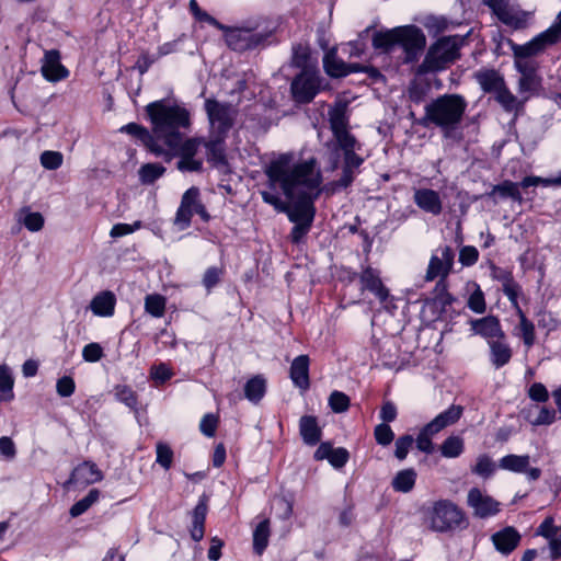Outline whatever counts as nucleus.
<instances>
[{
  "instance_id": "nucleus-1",
  "label": "nucleus",
  "mask_w": 561,
  "mask_h": 561,
  "mask_svg": "<svg viewBox=\"0 0 561 561\" xmlns=\"http://www.w3.org/2000/svg\"><path fill=\"white\" fill-rule=\"evenodd\" d=\"M293 153H282L265 167L268 190L261 191L262 199L293 224L312 225L314 202L325 193L322 173L314 157L293 163Z\"/></svg>"
},
{
  "instance_id": "nucleus-2",
  "label": "nucleus",
  "mask_w": 561,
  "mask_h": 561,
  "mask_svg": "<svg viewBox=\"0 0 561 561\" xmlns=\"http://www.w3.org/2000/svg\"><path fill=\"white\" fill-rule=\"evenodd\" d=\"M330 128L334 136V142L325 145L328 149L329 171H335L340 165L341 152L343 161L341 175L337 180L324 184V191L328 196L346 191L359 173V168L364 163V158L357 154L360 144L348 131V121L342 111L330 113Z\"/></svg>"
},
{
  "instance_id": "nucleus-3",
  "label": "nucleus",
  "mask_w": 561,
  "mask_h": 561,
  "mask_svg": "<svg viewBox=\"0 0 561 561\" xmlns=\"http://www.w3.org/2000/svg\"><path fill=\"white\" fill-rule=\"evenodd\" d=\"M145 111L157 142L167 148L179 147L184 137L183 130L191 127L190 111L178 102L164 99L147 104Z\"/></svg>"
},
{
  "instance_id": "nucleus-4",
  "label": "nucleus",
  "mask_w": 561,
  "mask_h": 561,
  "mask_svg": "<svg viewBox=\"0 0 561 561\" xmlns=\"http://www.w3.org/2000/svg\"><path fill=\"white\" fill-rule=\"evenodd\" d=\"M466 108L467 102L461 95L444 94L425 105V114L416 124L423 127L434 125L449 134L460 125Z\"/></svg>"
},
{
  "instance_id": "nucleus-5",
  "label": "nucleus",
  "mask_w": 561,
  "mask_h": 561,
  "mask_svg": "<svg viewBox=\"0 0 561 561\" xmlns=\"http://www.w3.org/2000/svg\"><path fill=\"white\" fill-rule=\"evenodd\" d=\"M426 39L423 32L415 25L394 27L386 32H376L373 45L377 49L389 50L399 45L405 53V61H412L425 47Z\"/></svg>"
},
{
  "instance_id": "nucleus-6",
  "label": "nucleus",
  "mask_w": 561,
  "mask_h": 561,
  "mask_svg": "<svg viewBox=\"0 0 561 561\" xmlns=\"http://www.w3.org/2000/svg\"><path fill=\"white\" fill-rule=\"evenodd\" d=\"M468 35L446 36L439 38L428 49L422 67L425 71H439L445 69L449 64L459 58V49L463 45Z\"/></svg>"
},
{
  "instance_id": "nucleus-7",
  "label": "nucleus",
  "mask_w": 561,
  "mask_h": 561,
  "mask_svg": "<svg viewBox=\"0 0 561 561\" xmlns=\"http://www.w3.org/2000/svg\"><path fill=\"white\" fill-rule=\"evenodd\" d=\"M204 107L210 125V134L227 136L234 124L238 108L230 103L219 102L215 99H207Z\"/></svg>"
},
{
  "instance_id": "nucleus-8",
  "label": "nucleus",
  "mask_w": 561,
  "mask_h": 561,
  "mask_svg": "<svg viewBox=\"0 0 561 561\" xmlns=\"http://www.w3.org/2000/svg\"><path fill=\"white\" fill-rule=\"evenodd\" d=\"M325 80L318 70L304 69L291 81V96L296 103L308 104L324 89Z\"/></svg>"
},
{
  "instance_id": "nucleus-9",
  "label": "nucleus",
  "mask_w": 561,
  "mask_h": 561,
  "mask_svg": "<svg viewBox=\"0 0 561 561\" xmlns=\"http://www.w3.org/2000/svg\"><path fill=\"white\" fill-rule=\"evenodd\" d=\"M271 34V31L237 27L226 35V41L231 49L243 51L264 46Z\"/></svg>"
},
{
  "instance_id": "nucleus-10",
  "label": "nucleus",
  "mask_w": 561,
  "mask_h": 561,
  "mask_svg": "<svg viewBox=\"0 0 561 561\" xmlns=\"http://www.w3.org/2000/svg\"><path fill=\"white\" fill-rule=\"evenodd\" d=\"M455 253L448 245L439 248L435 254L431 256L427 271L425 274V280L432 282L439 277L442 280L447 278L453 265H454Z\"/></svg>"
},
{
  "instance_id": "nucleus-11",
  "label": "nucleus",
  "mask_w": 561,
  "mask_h": 561,
  "mask_svg": "<svg viewBox=\"0 0 561 561\" xmlns=\"http://www.w3.org/2000/svg\"><path fill=\"white\" fill-rule=\"evenodd\" d=\"M485 3L504 24L517 28L525 23V14L512 0H485Z\"/></svg>"
},
{
  "instance_id": "nucleus-12",
  "label": "nucleus",
  "mask_w": 561,
  "mask_h": 561,
  "mask_svg": "<svg viewBox=\"0 0 561 561\" xmlns=\"http://www.w3.org/2000/svg\"><path fill=\"white\" fill-rule=\"evenodd\" d=\"M323 68L332 78L346 77L350 73L367 71L368 68L359 64H347L337 57L336 49H329L323 57Z\"/></svg>"
},
{
  "instance_id": "nucleus-13",
  "label": "nucleus",
  "mask_w": 561,
  "mask_h": 561,
  "mask_svg": "<svg viewBox=\"0 0 561 561\" xmlns=\"http://www.w3.org/2000/svg\"><path fill=\"white\" fill-rule=\"evenodd\" d=\"M119 130L139 139L154 156L162 157L165 161L171 160V154L165 151L163 146L157 142L152 130L149 131L146 127L136 123H129L121 127Z\"/></svg>"
},
{
  "instance_id": "nucleus-14",
  "label": "nucleus",
  "mask_w": 561,
  "mask_h": 561,
  "mask_svg": "<svg viewBox=\"0 0 561 561\" xmlns=\"http://www.w3.org/2000/svg\"><path fill=\"white\" fill-rule=\"evenodd\" d=\"M467 502L473 510L474 515L481 518L493 516L500 512V502L478 488H473L468 492Z\"/></svg>"
},
{
  "instance_id": "nucleus-15",
  "label": "nucleus",
  "mask_w": 561,
  "mask_h": 561,
  "mask_svg": "<svg viewBox=\"0 0 561 561\" xmlns=\"http://www.w3.org/2000/svg\"><path fill=\"white\" fill-rule=\"evenodd\" d=\"M199 196V190L195 186L190 187L182 195L181 204L174 218V225L180 230H184L190 227L191 219L195 214V205L197 204Z\"/></svg>"
},
{
  "instance_id": "nucleus-16",
  "label": "nucleus",
  "mask_w": 561,
  "mask_h": 561,
  "mask_svg": "<svg viewBox=\"0 0 561 561\" xmlns=\"http://www.w3.org/2000/svg\"><path fill=\"white\" fill-rule=\"evenodd\" d=\"M557 44L556 37H553L552 32H541L537 36H535L531 41L524 45L512 46L514 57H533L540 53H542L547 47Z\"/></svg>"
},
{
  "instance_id": "nucleus-17",
  "label": "nucleus",
  "mask_w": 561,
  "mask_h": 561,
  "mask_svg": "<svg viewBox=\"0 0 561 561\" xmlns=\"http://www.w3.org/2000/svg\"><path fill=\"white\" fill-rule=\"evenodd\" d=\"M41 72L50 82H57L69 76L68 69L60 62V53L57 49L46 50Z\"/></svg>"
},
{
  "instance_id": "nucleus-18",
  "label": "nucleus",
  "mask_w": 561,
  "mask_h": 561,
  "mask_svg": "<svg viewBox=\"0 0 561 561\" xmlns=\"http://www.w3.org/2000/svg\"><path fill=\"white\" fill-rule=\"evenodd\" d=\"M470 327L472 332L484 337L486 343L496 337H505L500 320L494 316L472 319L470 320Z\"/></svg>"
},
{
  "instance_id": "nucleus-19",
  "label": "nucleus",
  "mask_w": 561,
  "mask_h": 561,
  "mask_svg": "<svg viewBox=\"0 0 561 561\" xmlns=\"http://www.w3.org/2000/svg\"><path fill=\"white\" fill-rule=\"evenodd\" d=\"M103 479L102 471L92 461H83L71 472L67 484H92Z\"/></svg>"
},
{
  "instance_id": "nucleus-20",
  "label": "nucleus",
  "mask_w": 561,
  "mask_h": 561,
  "mask_svg": "<svg viewBox=\"0 0 561 561\" xmlns=\"http://www.w3.org/2000/svg\"><path fill=\"white\" fill-rule=\"evenodd\" d=\"M435 522H440L443 526L460 525L463 520L462 511L449 501H439L434 506Z\"/></svg>"
},
{
  "instance_id": "nucleus-21",
  "label": "nucleus",
  "mask_w": 561,
  "mask_h": 561,
  "mask_svg": "<svg viewBox=\"0 0 561 561\" xmlns=\"http://www.w3.org/2000/svg\"><path fill=\"white\" fill-rule=\"evenodd\" d=\"M362 289L373 293L381 302L389 297V290L383 286L378 271L368 266L360 273Z\"/></svg>"
},
{
  "instance_id": "nucleus-22",
  "label": "nucleus",
  "mask_w": 561,
  "mask_h": 561,
  "mask_svg": "<svg viewBox=\"0 0 561 561\" xmlns=\"http://www.w3.org/2000/svg\"><path fill=\"white\" fill-rule=\"evenodd\" d=\"M414 203L422 210L437 216L443 210L439 194L431 188H420L414 192Z\"/></svg>"
},
{
  "instance_id": "nucleus-23",
  "label": "nucleus",
  "mask_w": 561,
  "mask_h": 561,
  "mask_svg": "<svg viewBox=\"0 0 561 561\" xmlns=\"http://www.w3.org/2000/svg\"><path fill=\"white\" fill-rule=\"evenodd\" d=\"M490 348V363L495 368L507 365L513 356V351L505 337H496L488 343Z\"/></svg>"
},
{
  "instance_id": "nucleus-24",
  "label": "nucleus",
  "mask_w": 561,
  "mask_h": 561,
  "mask_svg": "<svg viewBox=\"0 0 561 561\" xmlns=\"http://www.w3.org/2000/svg\"><path fill=\"white\" fill-rule=\"evenodd\" d=\"M116 297L110 290L96 294L90 301V310L98 317H112L115 312Z\"/></svg>"
},
{
  "instance_id": "nucleus-25",
  "label": "nucleus",
  "mask_w": 561,
  "mask_h": 561,
  "mask_svg": "<svg viewBox=\"0 0 561 561\" xmlns=\"http://www.w3.org/2000/svg\"><path fill=\"white\" fill-rule=\"evenodd\" d=\"M289 376L293 383L299 389L307 390L309 388L310 380L308 355H299L293 360Z\"/></svg>"
},
{
  "instance_id": "nucleus-26",
  "label": "nucleus",
  "mask_w": 561,
  "mask_h": 561,
  "mask_svg": "<svg viewBox=\"0 0 561 561\" xmlns=\"http://www.w3.org/2000/svg\"><path fill=\"white\" fill-rule=\"evenodd\" d=\"M520 535L515 528H502L492 535L496 550L503 554L511 553L519 543Z\"/></svg>"
},
{
  "instance_id": "nucleus-27",
  "label": "nucleus",
  "mask_w": 561,
  "mask_h": 561,
  "mask_svg": "<svg viewBox=\"0 0 561 561\" xmlns=\"http://www.w3.org/2000/svg\"><path fill=\"white\" fill-rule=\"evenodd\" d=\"M462 414V407L450 405L447 410L436 415L427 425V431L438 433L443 428L456 423Z\"/></svg>"
},
{
  "instance_id": "nucleus-28",
  "label": "nucleus",
  "mask_w": 561,
  "mask_h": 561,
  "mask_svg": "<svg viewBox=\"0 0 561 561\" xmlns=\"http://www.w3.org/2000/svg\"><path fill=\"white\" fill-rule=\"evenodd\" d=\"M299 431L305 444L313 446L321 439V430L314 416L305 415L299 421Z\"/></svg>"
},
{
  "instance_id": "nucleus-29",
  "label": "nucleus",
  "mask_w": 561,
  "mask_h": 561,
  "mask_svg": "<svg viewBox=\"0 0 561 561\" xmlns=\"http://www.w3.org/2000/svg\"><path fill=\"white\" fill-rule=\"evenodd\" d=\"M225 138L226 136L210 134L208 140L203 139V146L207 151V160L216 165L225 162Z\"/></svg>"
},
{
  "instance_id": "nucleus-30",
  "label": "nucleus",
  "mask_w": 561,
  "mask_h": 561,
  "mask_svg": "<svg viewBox=\"0 0 561 561\" xmlns=\"http://www.w3.org/2000/svg\"><path fill=\"white\" fill-rule=\"evenodd\" d=\"M476 79L481 89L488 93H497L504 85V79L495 70L480 71L476 75Z\"/></svg>"
},
{
  "instance_id": "nucleus-31",
  "label": "nucleus",
  "mask_w": 561,
  "mask_h": 561,
  "mask_svg": "<svg viewBox=\"0 0 561 561\" xmlns=\"http://www.w3.org/2000/svg\"><path fill=\"white\" fill-rule=\"evenodd\" d=\"M16 220L22 224L28 231L37 232L44 227V217L38 211H31V208L22 207L16 214Z\"/></svg>"
},
{
  "instance_id": "nucleus-32",
  "label": "nucleus",
  "mask_w": 561,
  "mask_h": 561,
  "mask_svg": "<svg viewBox=\"0 0 561 561\" xmlns=\"http://www.w3.org/2000/svg\"><path fill=\"white\" fill-rule=\"evenodd\" d=\"M519 323L515 328L516 335L520 336L524 345L529 350L536 341L535 325L529 321L524 312L518 308Z\"/></svg>"
},
{
  "instance_id": "nucleus-33",
  "label": "nucleus",
  "mask_w": 561,
  "mask_h": 561,
  "mask_svg": "<svg viewBox=\"0 0 561 561\" xmlns=\"http://www.w3.org/2000/svg\"><path fill=\"white\" fill-rule=\"evenodd\" d=\"M203 145V138H190L185 141H181L176 148H167L165 151L171 154V159L174 156H183L187 158H195L199 147Z\"/></svg>"
},
{
  "instance_id": "nucleus-34",
  "label": "nucleus",
  "mask_w": 561,
  "mask_h": 561,
  "mask_svg": "<svg viewBox=\"0 0 561 561\" xmlns=\"http://www.w3.org/2000/svg\"><path fill=\"white\" fill-rule=\"evenodd\" d=\"M530 461L528 455H507L501 458L500 468L515 473H522L526 470Z\"/></svg>"
},
{
  "instance_id": "nucleus-35",
  "label": "nucleus",
  "mask_w": 561,
  "mask_h": 561,
  "mask_svg": "<svg viewBox=\"0 0 561 561\" xmlns=\"http://www.w3.org/2000/svg\"><path fill=\"white\" fill-rule=\"evenodd\" d=\"M519 187H522L520 182L515 183L512 181H504L493 186L489 195L493 196L495 194H499L502 198H512L515 202L522 203L523 196L519 192Z\"/></svg>"
},
{
  "instance_id": "nucleus-36",
  "label": "nucleus",
  "mask_w": 561,
  "mask_h": 561,
  "mask_svg": "<svg viewBox=\"0 0 561 561\" xmlns=\"http://www.w3.org/2000/svg\"><path fill=\"white\" fill-rule=\"evenodd\" d=\"M416 480V472L414 469H404L399 471L392 480V488L402 493L410 492Z\"/></svg>"
},
{
  "instance_id": "nucleus-37",
  "label": "nucleus",
  "mask_w": 561,
  "mask_h": 561,
  "mask_svg": "<svg viewBox=\"0 0 561 561\" xmlns=\"http://www.w3.org/2000/svg\"><path fill=\"white\" fill-rule=\"evenodd\" d=\"M539 536L549 540L550 557L556 560L561 558V528H540Z\"/></svg>"
},
{
  "instance_id": "nucleus-38",
  "label": "nucleus",
  "mask_w": 561,
  "mask_h": 561,
  "mask_svg": "<svg viewBox=\"0 0 561 561\" xmlns=\"http://www.w3.org/2000/svg\"><path fill=\"white\" fill-rule=\"evenodd\" d=\"M265 393V380L261 376H255L248 380L244 386V396L251 402H259Z\"/></svg>"
},
{
  "instance_id": "nucleus-39",
  "label": "nucleus",
  "mask_w": 561,
  "mask_h": 561,
  "mask_svg": "<svg viewBox=\"0 0 561 561\" xmlns=\"http://www.w3.org/2000/svg\"><path fill=\"white\" fill-rule=\"evenodd\" d=\"M165 172V168L159 163H146L138 171L139 181L149 185L154 183Z\"/></svg>"
},
{
  "instance_id": "nucleus-40",
  "label": "nucleus",
  "mask_w": 561,
  "mask_h": 561,
  "mask_svg": "<svg viewBox=\"0 0 561 561\" xmlns=\"http://www.w3.org/2000/svg\"><path fill=\"white\" fill-rule=\"evenodd\" d=\"M167 300L158 294L147 295L145 298V310L154 318L163 317L165 312Z\"/></svg>"
},
{
  "instance_id": "nucleus-41",
  "label": "nucleus",
  "mask_w": 561,
  "mask_h": 561,
  "mask_svg": "<svg viewBox=\"0 0 561 561\" xmlns=\"http://www.w3.org/2000/svg\"><path fill=\"white\" fill-rule=\"evenodd\" d=\"M185 38H186V35L182 34L176 39H173L171 42H167V43L160 45L158 47L157 57L152 58L151 60L146 61L144 67L139 66L140 72L144 73L145 71H147L149 65L151 62H153L156 59H158V58H160L162 56H167L169 54H172V53L181 50L180 45L183 43V41Z\"/></svg>"
},
{
  "instance_id": "nucleus-42",
  "label": "nucleus",
  "mask_w": 561,
  "mask_h": 561,
  "mask_svg": "<svg viewBox=\"0 0 561 561\" xmlns=\"http://www.w3.org/2000/svg\"><path fill=\"white\" fill-rule=\"evenodd\" d=\"M463 451V439L459 436L447 437L442 446L440 453L446 458L459 457Z\"/></svg>"
},
{
  "instance_id": "nucleus-43",
  "label": "nucleus",
  "mask_w": 561,
  "mask_h": 561,
  "mask_svg": "<svg viewBox=\"0 0 561 561\" xmlns=\"http://www.w3.org/2000/svg\"><path fill=\"white\" fill-rule=\"evenodd\" d=\"M495 99L507 112L518 111L523 106V102L518 101L505 85L495 94Z\"/></svg>"
},
{
  "instance_id": "nucleus-44",
  "label": "nucleus",
  "mask_w": 561,
  "mask_h": 561,
  "mask_svg": "<svg viewBox=\"0 0 561 561\" xmlns=\"http://www.w3.org/2000/svg\"><path fill=\"white\" fill-rule=\"evenodd\" d=\"M471 471L484 479L490 478L495 471V463L488 455H480L477 458L474 467Z\"/></svg>"
},
{
  "instance_id": "nucleus-45",
  "label": "nucleus",
  "mask_w": 561,
  "mask_h": 561,
  "mask_svg": "<svg viewBox=\"0 0 561 561\" xmlns=\"http://www.w3.org/2000/svg\"><path fill=\"white\" fill-rule=\"evenodd\" d=\"M114 397L117 401L124 403L128 408H135L137 405V398L133 389L125 385H117L114 388Z\"/></svg>"
},
{
  "instance_id": "nucleus-46",
  "label": "nucleus",
  "mask_w": 561,
  "mask_h": 561,
  "mask_svg": "<svg viewBox=\"0 0 561 561\" xmlns=\"http://www.w3.org/2000/svg\"><path fill=\"white\" fill-rule=\"evenodd\" d=\"M13 388V378L10 370L5 366H0V392L2 396L0 399H11Z\"/></svg>"
},
{
  "instance_id": "nucleus-47",
  "label": "nucleus",
  "mask_w": 561,
  "mask_h": 561,
  "mask_svg": "<svg viewBox=\"0 0 561 561\" xmlns=\"http://www.w3.org/2000/svg\"><path fill=\"white\" fill-rule=\"evenodd\" d=\"M329 405L335 413H343L350 407V398L341 391H333L329 397Z\"/></svg>"
},
{
  "instance_id": "nucleus-48",
  "label": "nucleus",
  "mask_w": 561,
  "mask_h": 561,
  "mask_svg": "<svg viewBox=\"0 0 561 561\" xmlns=\"http://www.w3.org/2000/svg\"><path fill=\"white\" fill-rule=\"evenodd\" d=\"M310 57V50L305 45H296L293 47L291 62L295 67L304 69L308 68V60Z\"/></svg>"
},
{
  "instance_id": "nucleus-49",
  "label": "nucleus",
  "mask_w": 561,
  "mask_h": 561,
  "mask_svg": "<svg viewBox=\"0 0 561 561\" xmlns=\"http://www.w3.org/2000/svg\"><path fill=\"white\" fill-rule=\"evenodd\" d=\"M41 164L47 170H57L64 161L59 151L46 150L41 154Z\"/></svg>"
},
{
  "instance_id": "nucleus-50",
  "label": "nucleus",
  "mask_w": 561,
  "mask_h": 561,
  "mask_svg": "<svg viewBox=\"0 0 561 561\" xmlns=\"http://www.w3.org/2000/svg\"><path fill=\"white\" fill-rule=\"evenodd\" d=\"M467 306L471 311H473L476 313H484L485 312L486 305H485L484 294L478 285H476V289L469 296Z\"/></svg>"
},
{
  "instance_id": "nucleus-51",
  "label": "nucleus",
  "mask_w": 561,
  "mask_h": 561,
  "mask_svg": "<svg viewBox=\"0 0 561 561\" xmlns=\"http://www.w3.org/2000/svg\"><path fill=\"white\" fill-rule=\"evenodd\" d=\"M270 528H255L253 533V550L261 556L268 545Z\"/></svg>"
},
{
  "instance_id": "nucleus-52",
  "label": "nucleus",
  "mask_w": 561,
  "mask_h": 561,
  "mask_svg": "<svg viewBox=\"0 0 561 561\" xmlns=\"http://www.w3.org/2000/svg\"><path fill=\"white\" fill-rule=\"evenodd\" d=\"M157 459L156 461L163 467L164 469H169L172 465L173 460V451L172 449L164 443H158L156 447Z\"/></svg>"
},
{
  "instance_id": "nucleus-53",
  "label": "nucleus",
  "mask_w": 561,
  "mask_h": 561,
  "mask_svg": "<svg viewBox=\"0 0 561 561\" xmlns=\"http://www.w3.org/2000/svg\"><path fill=\"white\" fill-rule=\"evenodd\" d=\"M543 185V186H550V185H561V172L557 178L553 179H545L540 176H526L520 182V186L523 188H527L530 186H537V185Z\"/></svg>"
},
{
  "instance_id": "nucleus-54",
  "label": "nucleus",
  "mask_w": 561,
  "mask_h": 561,
  "mask_svg": "<svg viewBox=\"0 0 561 561\" xmlns=\"http://www.w3.org/2000/svg\"><path fill=\"white\" fill-rule=\"evenodd\" d=\"M104 356L103 347L92 342L82 348V358L88 363H96Z\"/></svg>"
},
{
  "instance_id": "nucleus-55",
  "label": "nucleus",
  "mask_w": 561,
  "mask_h": 561,
  "mask_svg": "<svg viewBox=\"0 0 561 561\" xmlns=\"http://www.w3.org/2000/svg\"><path fill=\"white\" fill-rule=\"evenodd\" d=\"M180 160L176 168L182 172H201L203 170V160L197 158H187L179 156Z\"/></svg>"
},
{
  "instance_id": "nucleus-56",
  "label": "nucleus",
  "mask_w": 561,
  "mask_h": 561,
  "mask_svg": "<svg viewBox=\"0 0 561 561\" xmlns=\"http://www.w3.org/2000/svg\"><path fill=\"white\" fill-rule=\"evenodd\" d=\"M374 434L377 443L382 446L389 445L394 438L393 431L386 423L378 424Z\"/></svg>"
},
{
  "instance_id": "nucleus-57",
  "label": "nucleus",
  "mask_w": 561,
  "mask_h": 561,
  "mask_svg": "<svg viewBox=\"0 0 561 561\" xmlns=\"http://www.w3.org/2000/svg\"><path fill=\"white\" fill-rule=\"evenodd\" d=\"M272 510L275 515L280 519H286L291 515L293 506L291 503L284 497H276L273 500Z\"/></svg>"
},
{
  "instance_id": "nucleus-58",
  "label": "nucleus",
  "mask_w": 561,
  "mask_h": 561,
  "mask_svg": "<svg viewBox=\"0 0 561 561\" xmlns=\"http://www.w3.org/2000/svg\"><path fill=\"white\" fill-rule=\"evenodd\" d=\"M413 443H414V438L411 435H403V436L399 437L396 440L394 456L399 460L405 459Z\"/></svg>"
},
{
  "instance_id": "nucleus-59",
  "label": "nucleus",
  "mask_w": 561,
  "mask_h": 561,
  "mask_svg": "<svg viewBox=\"0 0 561 561\" xmlns=\"http://www.w3.org/2000/svg\"><path fill=\"white\" fill-rule=\"evenodd\" d=\"M518 85L520 93H535L540 88V78L537 75L520 77Z\"/></svg>"
},
{
  "instance_id": "nucleus-60",
  "label": "nucleus",
  "mask_w": 561,
  "mask_h": 561,
  "mask_svg": "<svg viewBox=\"0 0 561 561\" xmlns=\"http://www.w3.org/2000/svg\"><path fill=\"white\" fill-rule=\"evenodd\" d=\"M207 514V496H201L197 505L193 510V526H204Z\"/></svg>"
},
{
  "instance_id": "nucleus-61",
  "label": "nucleus",
  "mask_w": 561,
  "mask_h": 561,
  "mask_svg": "<svg viewBox=\"0 0 561 561\" xmlns=\"http://www.w3.org/2000/svg\"><path fill=\"white\" fill-rule=\"evenodd\" d=\"M218 417L213 413H208L203 416L199 423V430L205 436L213 437L216 433Z\"/></svg>"
},
{
  "instance_id": "nucleus-62",
  "label": "nucleus",
  "mask_w": 561,
  "mask_h": 561,
  "mask_svg": "<svg viewBox=\"0 0 561 561\" xmlns=\"http://www.w3.org/2000/svg\"><path fill=\"white\" fill-rule=\"evenodd\" d=\"M479 259V252L477 248L472 245H465L459 251V262L463 266H471L477 263Z\"/></svg>"
},
{
  "instance_id": "nucleus-63",
  "label": "nucleus",
  "mask_w": 561,
  "mask_h": 561,
  "mask_svg": "<svg viewBox=\"0 0 561 561\" xmlns=\"http://www.w3.org/2000/svg\"><path fill=\"white\" fill-rule=\"evenodd\" d=\"M350 454L343 447L333 448L329 458V462L332 467L340 469L348 461Z\"/></svg>"
},
{
  "instance_id": "nucleus-64",
  "label": "nucleus",
  "mask_w": 561,
  "mask_h": 561,
  "mask_svg": "<svg viewBox=\"0 0 561 561\" xmlns=\"http://www.w3.org/2000/svg\"><path fill=\"white\" fill-rule=\"evenodd\" d=\"M528 397L536 402L543 403L549 399V392L541 382L533 383L528 389Z\"/></svg>"
}]
</instances>
